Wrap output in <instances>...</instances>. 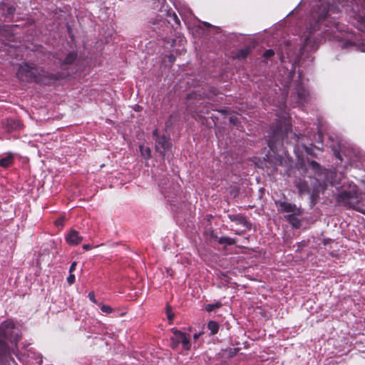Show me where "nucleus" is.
<instances>
[{
  "label": "nucleus",
  "instance_id": "1",
  "mask_svg": "<svg viewBox=\"0 0 365 365\" xmlns=\"http://www.w3.org/2000/svg\"><path fill=\"white\" fill-rule=\"evenodd\" d=\"M314 1L315 3L312 4V19L316 23L314 26L311 25L310 29L304 34V45L301 48L302 53L304 51H312L317 48L318 43L316 38L312 36V33L319 28V24L325 21L330 10L329 0H314Z\"/></svg>",
  "mask_w": 365,
  "mask_h": 365
},
{
  "label": "nucleus",
  "instance_id": "2",
  "mask_svg": "<svg viewBox=\"0 0 365 365\" xmlns=\"http://www.w3.org/2000/svg\"><path fill=\"white\" fill-rule=\"evenodd\" d=\"M16 76L21 81H34L43 84H50L56 79L53 75H50L43 69L29 63L20 65Z\"/></svg>",
  "mask_w": 365,
  "mask_h": 365
},
{
  "label": "nucleus",
  "instance_id": "3",
  "mask_svg": "<svg viewBox=\"0 0 365 365\" xmlns=\"http://www.w3.org/2000/svg\"><path fill=\"white\" fill-rule=\"evenodd\" d=\"M21 335L20 329L11 320H6L1 323L0 325V363L6 358L9 351L6 340L16 344L21 339Z\"/></svg>",
  "mask_w": 365,
  "mask_h": 365
},
{
  "label": "nucleus",
  "instance_id": "4",
  "mask_svg": "<svg viewBox=\"0 0 365 365\" xmlns=\"http://www.w3.org/2000/svg\"><path fill=\"white\" fill-rule=\"evenodd\" d=\"M363 198L362 192H359L357 186L354 184L343 185L341 191L336 195V200L339 203L356 210H359Z\"/></svg>",
  "mask_w": 365,
  "mask_h": 365
},
{
  "label": "nucleus",
  "instance_id": "5",
  "mask_svg": "<svg viewBox=\"0 0 365 365\" xmlns=\"http://www.w3.org/2000/svg\"><path fill=\"white\" fill-rule=\"evenodd\" d=\"M350 35V34L342 29L341 26L339 23L336 22L329 26V29L324 31L325 37L329 40L336 39L339 41H344L341 45L342 48L352 47L356 50H359V46L349 39Z\"/></svg>",
  "mask_w": 365,
  "mask_h": 365
},
{
  "label": "nucleus",
  "instance_id": "6",
  "mask_svg": "<svg viewBox=\"0 0 365 365\" xmlns=\"http://www.w3.org/2000/svg\"><path fill=\"white\" fill-rule=\"evenodd\" d=\"M287 113L283 115V123L277 126V128L273 130L272 136L270 137L268 140V145L272 150H274L276 142L279 140H282L284 133H287V131L290 129L289 122L287 120Z\"/></svg>",
  "mask_w": 365,
  "mask_h": 365
},
{
  "label": "nucleus",
  "instance_id": "7",
  "mask_svg": "<svg viewBox=\"0 0 365 365\" xmlns=\"http://www.w3.org/2000/svg\"><path fill=\"white\" fill-rule=\"evenodd\" d=\"M155 141L156 151L158 152L161 155L164 156L166 151H168L170 147L169 138L163 135L161 137H158Z\"/></svg>",
  "mask_w": 365,
  "mask_h": 365
},
{
  "label": "nucleus",
  "instance_id": "8",
  "mask_svg": "<svg viewBox=\"0 0 365 365\" xmlns=\"http://www.w3.org/2000/svg\"><path fill=\"white\" fill-rule=\"evenodd\" d=\"M83 240V237L79 232L75 230H71L66 236V242L71 246L78 245Z\"/></svg>",
  "mask_w": 365,
  "mask_h": 365
},
{
  "label": "nucleus",
  "instance_id": "9",
  "mask_svg": "<svg viewBox=\"0 0 365 365\" xmlns=\"http://www.w3.org/2000/svg\"><path fill=\"white\" fill-rule=\"evenodd\" d=\"M173 335L170 337V346L175 349L181 343L185 333L175 329H172Z\"/></svg>",
  "mask_w": 365,
  "mask_h": 365
},
{
  "label": "nucleus",
  "instance_id": "10",
  "mask_svg": "<svg viewBox=\"0 0 365 365\" xmlns=\"http://www.w3.org/2000/svg\"><path fill=\"white\" fill-rule=\"evenodd\" d=\"M279 208L284 212H293L294 215H300V210L294 204L287 202H281L279 204Z\"/></svg>",
  "mask_w": 365,
  "mask_h": 365
},
{
  "label": "nucleus",
  "instance_id": "11",
  "mask_svg": "<svg viewBox=\"0 0 365 365\" xmlns=\"http://www.w3.org/2000/svg\"><path fill=\"white\" fill-rule=\"evenodd\" d=\"M296 89L299 103L302 104L307 101L309 92L302 84L297 85Z\"/></svg>",
  "mask_w": 365,
  "mask_h": 365
},
{
  "label": "nucleus",
  "instance_id": "12",
  "mask_svg": "<svg viewBox=\"0 0 365 365\" xmlns=\"http://www.w3.org/2000/svg\"><path fill=\"white\" fill-rule=\"evenodd\" d=\"M14 160L13 155L9 153L0 159V166L4 168H9L14 163Z\"/></svg>",
  "mask_w": 365,
  "mask_h": 365
},
{
  "label": "nucleus",
  "instance_id": "13",
  "mask_svg": "<svg viewBox=\"0 0 365 365\" xmlns=\"http://www.w3.org/2000/svg\"><path fill=\"white\" fill-rule=\"evenodd\" d=\"M296 187L300 195L309 192L308 184L302 180L296 182Z\"/></svg>",
  "mask_w": 365,
  "mask_h": 365
},
{
  "label": "nucleus",
  "instance_id": "14",
  "mask_svg": "<svg viewBox=\"0 0 365 365\" xmlns=\"http://www.w3.org/2000/svg\"><path fill=\"white\" fill-rule=\"evenodd\" d=\"M216 240L220 244L225 246L235 245L237 242L236 239L228 237H215Z\"/></svg>",
  "mask_w": 365,
  "mask_h": 365
},
{
  "label": "nucleus",
  "instance_id": "15",
  "mask_svg": "<svg viewBox=\"0 0 365 365\" xmlns=\"http://www.w3.org/2000/svg\"><path fill=\"white\" fill-rule=\"evenodd\" d=\"M229 218L232 222H236L239 225L245 226L247 223L246 218L241 215H230Z\"/></svg>",
  "mask_w": 365,
  "mask_h": 365
},
{
  "label": "nucleus",
  "instance_id": "16",
  "mask_svg": "<svg viewBox=\"0 0 365 365\" xmlns=\"http://www.w3.org/2000/svg\"><path fill=\"white\" fill-rule=\"evenodd\" d=\"M21 128V123L13 119H8L6 123V128L9 131L19 129Z\"/></svg>",
  "mask_w": 365,
  "mask_h": 365
},
{
  "label": "nucleus",
  "instance_id": "17",
  "mask_svg": "<svg viewBox=\"0 0 365 365\" xmlns=\"http://www.w3.org/2000/svg\"><path fill=\"white\" fill-rule=\"evenodd\" d=\"M287 220L294 227L298 228L301 225L300 220L296 218L294 215H288L286 216Z\"/></svg>",
  "mask_w": 365,
  "mask_h": 365
},
{
  "label": "nucleus",
  "instance_id": "18",
  "mask_svg": "<svg viewBox=\"0 0 365 365\" xmlns=\"http://www.w3.org/2000/svg\"><path fill=\"white\" fill-rule=\"evenodd\" d=\"M76 56L77 54L75 52H70L65 58L63 63L66 65L73 63L75 61Z\"/></svg>",
  "mask_w": 365,
  "mask_h": 365
},
{
  "label": "nucleus",
  "instance_id": "19",
  "mask_svg": "<svg viewBox=\"0 0 365 365\" xmlns=\"http://www.w3.org/2000/svg\"><path fill=\"white\" fill-rule=\"evenodd\" d=\"M207 327L210 331L212 334H215L217 333L219 329L218 324L216 322L210 321L207 324Z\"/></svg>",
  "mask_w": 365,
  "mask_h": 365
},
{
  "label": "nucleus",
  "instance_id": "20",
  "mask_svg": "<svg viewBox=\"0 0 365 365\" xmlns=\"http://www.w3.org/2000/svg\"><path fill=\"white\" fill-rule=\"evenodd\" d=\"M180 344H182L183 349L186 351L190 350L191 348L190 337L187 336L185 334L183 336L182 340L181 341Z\"/></svg>",
  "mask_w": 365,
  "mask_h": 365
},
{
  "label": "nucleus",
  "instance_id": "21",
  "mask_svg": "<svg viewBox=\"0 0 365 365\" xmlns=\"http://www.w3.org/2000/svg\"><path fill=\"white\" fill-rule=\"evenodd\" d=\"M250 52V48L248 47L241 49L236 54V58H237L239 59H244L247 56V55L249 54Z\"/></svg>",
  "mask_w": 365,
  "mask_h": 365
},
{
  "label": "nucleus",
  "instance_id": "22",
  "mask_svg": "<svg viewBox=\"0 0 365 365\" xmlns=\"http://www.w3.org/2000/svg\"><path fill=\"white\" fill-rule=\"evenodd\" d=\"M222 307V304L220 302H217L214 304H208L205 306V309L207 312H210L214 311L216 309H218Z\"/></svg>",
  "mask_w": 365,
  "mask_h": 365
},
{
  "label": "nucleus",
  "instance_id": "23",
  "mask_svg": "<svg viewBox=\"0 0 365 365\" xmlns=\"http://www.w3.org/2000/svg\"><path fill=\"white\" fill-rule=\"evenodd\" d=\"M140 152L145 158H149L150 157V150L148 147L140 145Z\"/></svg>",
  "mask_w": 365,
  "mask_h": 365
},
{
  "label": "nucleus",
  "instance_id": "24",
  "mask_svg": "<svg viewBox=\"0 0 365 365\" xmlns=\"http://www.w3.org/2000/svg\"><path fill=\"white\" fill-rule=\"evenodd\" d=\"M101 309L103 312L106 314H110L113 312L112 307L108 305H101Z\"/></svg>",
  "mask_w": 365,
  "mask_h": 365
},
{
  "label": "nucleus",
  "instance_id": "25",
  "mask_svg": "<svg viewBox=\"0 0 365 365\" xmlns=\"http://www.w3.org/2000/svg\"><path fill=\"white\" fill-rule=\"evenodd\" d=\"M76 277L73 273H70L69 276L67 278V282L69 284H73L75 282Z\"/></svg>",
  "mask_w": 365,
  "mask_h": 365
},
{
  "label": "nucleus",
  "instance_id": "26",
  "mask_svg": "<svg viewBox=\"0 0 365 365\" xmlns=\"http://www.w3.org/2000/svg\"><path fill=\"white\" fill-rule=\"evenodd\" d=\"M274 52L273 50L272 49H268L264 53V56L266 57V58H269L271 56H272L274 55Z\"/></svg>",
  "mask_w": 365,
  "mask_h": 365
},
{
  "label": "nucleus",
  "instance_id": "27",
  "mask_svg": "<svg viewBox=\"0 0 365 365\" xmlns=\"http://www.w3.org/2000/svg\"><path fill=\"white\" fill-rule=\"evenodd\" d=\"M89 299L93 302V303H96V297H95V294L93 292H91L88 293V295Z\"/></svg>",
  "mask_w": 365,
  "mask_h": 365
},
{
  "label": "nucleus",
  "instance_id": "28",
  "mask_svg": "<svg viewBox=\"0 0 365 365\" xmlns=\"http://www.w3.org/2000/svg\"><path fill=\"white\" fill-rule=\"evenodd\" d=\"M56 225L62 227L63 226V219L58 218L56 220Z\"/></svg>",
  "mask_w": 365,
  "mask_h": 365
},
{
  "label": "nucleus",
  "instance_id": "29",
  "mask_svg": "<svg viewBox=\"0 0 365 365\" xmlns=\"http://www.w3.org/2000/svg\"><path fill=\"white\" fill-rule=\"evenodd\" d=\"M76 265H77V263L76 262H73L71 264V265L69 268V273H72L76 269Z\"/></svg>",
  "mask_w": 365,
  "mask_h": 365
},
{
  "label": "nucleus",
  "instance_id": "30",
  "mask_svg": "<svg viewBox=\"0 0 365 365\" xmlns=\"http://www.w3.org/2000/svg\"><path fill=\"white\" fill-rule=\"evenodd\" d=\"M358 211L365 215V205L361 203Z\"/></svg>",
  "mask_w": 365,
  "mask_h": 365
},
{
  "label": "nucleus",
  "instance_id": "31",
  "mask_svg": "<svg viewBox=\"0 0 365 365\" xmlns=\"http://www.w3.org/2000/svg\"><path fill=\"white\" fill-rule=\"evenodd\" d=\"M360 18H361V24L363 25L359 26V29H363L364 28H365V19L364 17H360Z\"/></svg>",
  "mask_w": 365,
  "mask_h": 365
},
{
  "label": "nucleus",
  "instance_id": "32",
  "mask_svg": "<svg viewBox=\"0 0 365 365\" xmlns=\"http://www.w3.org/2000/svg\"><path fill=\"white\" fill-rule=\"evenodd\" d=\"M334 154H335L336 158H338L339 160H342V157H341L339 151L334 150Z\"/></svg>",
  "mask_w": 365,
  "mask_h": 365
},
{
  "label": "nucleus",
  "instance_id": "33",
  "mask_svg": "<svg viewBox=\"0 0 365 365\" xmlns=\"http://www.w3.org/2000/svg\"><path fill=\"white\" fill-rule=\"evenodd\" d=\"M93 247L92 245H84L83 246V248L86 250H91V248Z\"/></svg>",
  "mask_w": 365,
  "mask_h": 365
},
{
  "label": "nucleus",
  "instance_id": "34",
  "mask_svg": "<svg viewBox=\"0 0 365 365\" xmlns=\"http://www.w3.org/2000/svg\"><path fill=\"white\" fill-rule=\"evenodd\" d=\"M312 165L313 168H317L319 167V164L314 161L312 162Z\"/></svg>",
  "mask_w": 365,
  "mask_h": 365
},
{
  "label": "nucleus",
  "instance_id": "35",
  "mask_svg": "<svg viewBox=\"0 0 365 365\" xmlns=\"http://www.w3.org/2000/svg\"><path fill=\"white\" fill-rule=\"evenodd\" d=\"M200 335H201V334H200V333H198V334H197V333H195V334L193 335V338H194V339H197L200 337Z\"/></svg>",
  "mask_w": 365,
  "mask_h": 365
},
{
  "label": "nucleus",
  "instance_id": "36",
  "mask_svg": "<svg viewBox=\"0 0 365 365\" xmlns=\"http://www.w3.org/2000/svg\"><path fill=\"white\" fill-rule=\"evenodd\" d=\"M169 61L172 63L174 62V57L173 56H169Z\"/></svg>",
  "mask_w": 365,
  "mask_h": 365
},
{
  "label": "nucleus",
  "instance_id": "37",
  "mask_svg": "<svg viewBox=\"0 0 365 365\" xmlns=\"http://www.w3.org/2000/svg\"><path fill=\"white\" fill-rule=\"evenodd\" d=\"M168 317L169 320H173V316L171 315L170 313L168 314Z\"/></svg>",
  "mask_w": 365,
  "mask_h": 365
},
{
  "label": "nucleus",
  "instance_id": "38",
  "mask_svg": "<svg viewBox=\"0 0 365 365\" xmlns=\"http://www.w3.org/2000/svg\"><path fill=\"white\" fill-rule=\"evenodd\" d=\"M364 192V194H365V182H362V188H361Z\"/></svg>",
  "mask_w": 365,
  "mask_h": 365
},
{
  "label": "nucleus",
  "instance_id": "39",
  "mask_svg": "<svg viewBox=\"0 0 365 365\" xmlns=\"http://www.w3.org/2000/svg\"><path fill=\"white\" fill-rule=\"evenodd\" d=\"M153 135L157 136L158 135V130H154L153 132Z\"/></svg>",
  "mask_w": 365,
  "mask_h": 365
},
{
  "label": "nucleus",
  "instance_id": "40",
  "mask_svg": "<svg viewBox=\"0 0 365 365\" xmlns=\"http://www.w3.org/2000/svg\"><path fill=\"white\" fill-rule=\"evenodd\" d=\"M13 10H14V9H13L12 8H9V12L10 14H11V13L13 12Z\"/></svg>",
  "mask_w": 365,
  "mask_h": 365
},
{
  "label": "nucleus",
  "instance_id": "41",
  "mask_svg": "<svg viewBox=\"0 0 365 365\" xmlns=\"http://www.w3.org/2000/svg\"><path fill=\"white\" fill-rule=\"evenodd\" d=\"M350 4H351L350 6L353 8V9H354V4H352V1H350Z\"/></svg>",
  "mask_w": 365,
  "mask_h": 365
},
{
  "label": "nucleus",
  "instance_id": "42",
  "mask_svg": "<svg viewBox=\"0 0 365 365\" xmlns=\"http://www.w3.org/2000/svg\"><path fill=\"white\" fill-rule=\"evenodd\" d=\"M235 234H236V235H240V232L236 231V232H235Z\"/></svg>",
  "mask_w": 365,
  "mask_h": 365
},
{
  "label": "nucleus",
  "instance_id": "43",
  "mask_svg": "<svg viewBox=\"0 0 365 365\" xmlns=\"http://www.w3.org/2000/svg\"><path fill=\"white\" fill-rule=\"evenodd\" d=\"M175 19L177 20L178 19V17L176 15H175Z\"/></svg>",
  "mask_w": 365,
  "mask_h": 365
}]
</instances>
